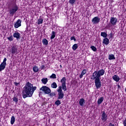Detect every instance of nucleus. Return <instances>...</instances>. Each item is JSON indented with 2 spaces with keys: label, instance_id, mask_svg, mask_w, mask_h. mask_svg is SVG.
<instances>
[{
  "label": "nucleus",
  "instance_id": "nucleus-6",
  "mask_svg": "<svg viewBox=\"0 0 126 126\" xmlns=\"http://www.w3.org/2000/svg\"><path fill=\"white\" fill-rule=\"evenodd\" d=\"M17 10H18V6L16 4V3H14L12 6V8L9 10V14L13 16V15H14V14L16 13Z\"/></svg>",
  "mask_w": 126,
  "mask_h": 126
},
{
  "label": "nucleus",
  "instance_id": "nucleus-41",
  "mask_svg": "<svg viewBox=\"0 0 126 126\" xmlns=\"http://www.w3.org/2000/svg\"><path fill=\"white\" fill-rule=\"evenodd\" d=\"M75 37H74V36H72V37H71V38H70V40H74V39H75Z\"/></svg>",
  "mask_w": 126,
  "mask_h": 126
},
{
  "label": "nucleus",
  "instance_id": "nucleus-22",
  "mask_svg": "<svg viewBox=\"0 0 126 126\" xmlns=\"http://www.w3.org/2000/svg\"><path fill=\"white\" fill-rule=\"evenodd\" d=\"M43 20L41 17H40L39 19L37 20V24L38 25H40V24H43Z\"/></svg>",
  "mask_w": 126,
  "mask_h": 126
},
{
  "label": "nucleus",
  "instance_id": "nucleus-40",
  "mask_svg": "<svg viewBox=\"0 0 126 126\" xmlns=\"http://www.w3.org/2000/svg\"><path fill=\"white\" fill-rule=\"evenodd\" d=\"M123 125L124 126H126V119L123 122Z\"/></svg>",
  "mask_w": 126,
  "mask_h": 126
},
{
  "label": "nucleus",
  "instance_id": "nucleus-27",
  "mask_svg": "<svg viewBox=\"0 0 126 126\" xmlns=\"http://www.w3.org/2000/svg\"><path fill=\"white\" fill-rule=\"evenodd\" d=\"M15 122V117H14V116H12L11 118V125H13V124H14Z\"/></svg>",
  "mask_w": 126,
  "mask_h": 126
},
{
  "label": "nucleus",
  "instance_id": "nucleus-42",
  "mask_svg": "<svg viewBox=\"0 0 126 126\" xmlns=\"http://www.w3.org/2000/svg\"><path fill=\"white\" fill-rule=\"evenodd\" d=\"M108 126H115V125L112 124V123H110Z\"/></svg>",
  "mask_w": 126,
  "mask_h": 126
},
{
  "label": "nucleus",
  "instance_id": "nucleus-15",
  "mask_svg": "<svg viewBox=\"0 0 126 126\" xmlns=\"http://www.w3.org/2000/svg\"><path fill=\"white\" fill-rule=\"evenodd\" d=\"M112 78L115 81H116V82H119V81H120V77L117 75H114Z\"/></svg>",
  "mask_w": 126,
  "mask_h": 126
},
{
  "label": "nucleus",
  "instance_id": "nucleus-3",
  "mask_svg": "<svg viewBox=\"0 0 126 126\" xmlns=\"http://www.w3.org/2000/svg\"><path fill=\"white\" fill-rule=\"evenodd\" d=\"M105 74V70L104 69H101L98 71H95L92 76L94 77H96L97 78H100L101 76H103Z\"/></svg>",
  "mask_w": 126,
  "mask_h": 126
},
{
  "label": "nucleus",
  "instance_id": "nucleus-18",
  "mask_svg": "<svg viewBox=\"0 0 126 126\" xmlns=\"http://www.w3.org/2000/svg\"><path fill=\"white\" fill-rule=\"evenodd\" d=\"M104 101V97H101L97 100V104L100 105L102 104V102Z\"/></svg>",
  "mask_w": 126,
  "mask_h": 126
},
{
  "label": "nucleus",
  "instance_id": "nucleus-4",
  "mask_svg": "<svg viewBox=\"0 0 126 126\" xmlns=\"http://www.w3.org/2000/svg\"><path fill=\"white\" fill-rule=\"evenodd\" d=\"M91 79L94 80V84L96 89H99V88H101L102 84H101V81H100V78H96L92 76Z\"/></svg>",
  "mask_w": 126,
  "mask_h": 126
},
{
  "label": "nucleus",
  "instance_id": "nucleus-13",
  "mask_svg": "<svg viewBox=\"0 0 126 126\" xmlns=\"http://www.w3.org/2000/svg\"><path fill=\"white\" fill-rule=\"evenodd\" d=\"M13 36L14 38H16L17 40L20 38V33L18 32H15L14 33Z\"/></svg>",
  "mask_w": 126,
  "mask_h": 126
},
{
  "label": "nucleus",
  "instance_id": "nucleus-14",
  "mask_svg": "<svg viewBox=\"0 0 126 126\" xmlns=\"http://www.w3.org/2000/svg\"><path fill=\"white\" fill-rule=\"evenodd\" d=\"M103 44H104V45H109V43H110V40L108 38H105L103 40L102 42Z\"/></svg>",
  "mask_w": 126,
  "mask_h": 126
},
{
  "label": "nucleus",
  "instance_id": "nucleus-24",
  "mask_svg": "<svg viewBox=\"0 0 126 126\" xmlns=\"http://www.w3.org/2000/svg\"><path fill=\"white\" fill-rule=\"evenodd\" d=\"M55 37H56V32L53 31L51 33V35L50 37L51 40H53V39H54Z\"/></svg>",
  "mask_w": 126,
  "mask_h": 126
},
{
  "label": "nucleus",
  "instance_id": "nucleus-30",
  "mask_svg": "<svg viewBox=\"0 0 126 126\" xmlns=\"http://www.w3.org/2000/svg\"><path fill=\"white\" fill-rule=\"evenodd\" d=\"M48 95H49L50 97H51V98H53V96H56V93L55 92L52 93V92H51V93L49 94Z\"/></svg>",
  "mask_w": 126,
  "mask_h": 126
},
{
  "label": "nucleus",
  "instance_id": "nucleus-16",
  "mask_svg": "<svg viewBox=\"0 0 126 126\" xmlns=\"http://www.w3.org/2000/svg\"><path fill=\"white\" fill-rule=\"evenodd\" d=\"M87 72V70L85 69H83L82 71L81 72V74L79 76L80 78H82L83 77V75L85 74H86V73Z\"/></svg>",
  "mask_w": 126,
  "mask_h": 126
},
{
  "label": "nucleus",
  "instance_id": "nucleus-37",
  "mask_svg": "<svg viewBox=\"0 0 126 126\" xmlns=\"http://www.w3.org/2000/svg\"><path fill=\"white\" fill-rule=\"evenodd\" d=\"M108 36H109V39H113V37L114 36V35L113 34V33L111 32Z\"/></svg>",
  "mask_w": 126,
  "mask_h": 126
},
{
  "label": "nucleus",
  "instance_id": "nucleus-5",
  "mask_svg": "<svg viewBox=\"0 0 126 126\" xmlns=\"http://www.w3.org/2000/svg\"><path fill=\"white\" fill-rule=\"evenodd\" d=\"M61 86H59V87H61L62 88L63 91L65 92V91H66L67 88H66V78L65 77H63L61 80Z\"/></svg>",
  "mask_w": 126,
  "mask_h": 126
},
{
  "label": "nucleus",
  "instance_id": "nucleus-12",
  "mask_svg": "<svg viewBox=\"0 0 126 126\" xmlns=\"http://www.w3.org/2000/svg\"><path fill=\"white\" fill-rule=\"evenodd\" d=\"M21 22L22 21L20 19H18L14 24L15 28H18V27H20V26H21Z\"/></svg>",
  "mask_w": 126,
  "mask_h": 126
},
{
  "label": "nucleus",
  "instance_id": "nucleus-44",
  "mask_svg": "<svg viewBox=\"0 0 126 126\" xmlns=\"http://www.w3.org/2000/svg\"><path fill=\"white\" fill-rule=\"evenodd\" d=\"M121 88V86L120 85H118V89H120Z\"/></svg>",
  "mask_w": 126,
  "mask_h": 126
},
{
  "label": "nucleus",
  "instance_id": "nucleus-9",
  "mask_svg": "<svg viewBox=\"0 0 126 126\" xmlns=\"http://www.w3.org/2000/svg\"><path fill=\"white\" fill-rule=\"evenodd\" d=\"M108 114L106 113V112L105 111H102L101 114V120L102 121H104V122H106L107 120H108Z\"/></svg>",
  "mask_w": 126,
  "mask_h": 126
},
{
  "label": "nucleus",
  "instance_id": "nucleus-10",
  "mask_svg": "<svg viewBox=\"0 0 126 126\" xmlns=\"http://www.w3.org/2000/svg\"><path fill=\"white\" fill-rule=\"evenodd\" d=\"M10 52L12 53V56L14 55H17V47L15 46L12 47L10 49Z\"/></svg>",
  "mask_w": 126,
  "mask_h": 126
},
{
  "label": "nucleus",
  "instance_id": "nucleus-31",
  "mask_svg": "<svg viewBox=\"0 0 126 126\" xmlns=\"http://www.w3.org/2000/svg\"><path fill=\"white\" fill-rule=\"evenodd\" d=\"M13 101L16 103V104H17L18 103V98L16 96H14L13 98Z\"/></svg>",
  "mask_w": 126,
  "mask_h": 126
},
{
  "label": "nucleus",
  "instance_id": "nucleus-35",
  "mask_svg": "<svg viewBox=\"0 0 126 126\" xmlns=\"http://www.w3.org/2000/svg\"><path fill=\"white\" fill-rule=\"evenodd\" d=\"M75 1H76V0H69V2L70 4H74L75 3Z\"/></svg>",
  "mask_w": 126,
  "mask_h": 126
},
{
  "label": "nucleus",
  "instance_id": "nucleus-38",
  "mask_svg": "<svg viewBox=\"0 0 126 126\" xmlns=\"http://www.w3.org/2000/svg\"><path fill=\"white\" fill-rule=\"evenodd\" d=\"M1 63L6 65V58H4L3 62Z\"/></svg>",
  "mask_w": 126,
  "mask_h": 126
},
{
  "label": "nucleus",
  "instance_id": "nucleus-20",
  "mask_svg": "<svg viewBox=\"0 0 126 126\" xmlns=\"http://www.w3.org/2000/svg\"><path fill=\"white\" fill-rule=\"evenodd\" d=\"M42 43L44 46H48V42L47 39L43 38L42 39Z\"/></svg>",
  "mask_w": 126,
  "mask_h": 126
},
{
  "label": "nucleus",
  "instance_id": "nucleus-39",
  "mask_svg": "<svg viewBox=\"0 0 126 126\" xmlns=\"http://www.w3.org/2000/svg\"><path fill=\"white\" fill-rule=\"evenodd\" d=\"M20 83H17V82H14V84H15V86H18V84H20Z\"/></svg>",
  "mask_w": 126,
  "mask_h": 126
},
{
  "label": "nucleus",
  "instance_id": "nucleus-34",
  "mask_svg": "<svg viewBox=\"0 0 126 126\" xmlns=\"http://www.w3.org/2000/svg\"><path fill=\"white\" fill-rule=\"evenodd\" d=\"M91 49H92V51L94 52H96L97 51V48L94 46H91Z\"/></svg>",
  "mask_w": 126,
  "mask_h": 126
},
{
  "label": "nucleus",
  "instance_id": "nucleus-28",
  "mask_svg": "<svg viewBox=\"0 0 126 126\" xmlns=\"http://www.w3.org/2000/svg\"><path fill=\"white\" fill-rule=\"evenodd\" d=\"M51 87L52 88L56 89L57 87H58V85H57L56 82H53L52 84H51Z\"/></svg>",
  "mask_w": 126,
  "mask_h": 126
},
{
  "label": "nucleus",
  "instance_id": "nucleus-23",
  "mask_svg": "<svg viewBox=\"0 0 126 126\" xmlns=\"http://www.w3.org/2000/svg\"><path fill=\"white\" fill-rule=\"evenodd\" d=\"M108 59L110 60V61H112V60H115L116 58H115V55L113 54H111L109 55Z\"/></svg>",
  "mask_w": 126,
  "mask_h": 126
},
{
  "label": "nucleus",
  "instance_id": "nucleus-7",
  "mask_svg": "<svg viewBox=\"0 0 126 126\" xmlns=\"http://www.w3.org/2000/svg\"><path fill=\"white\" fill-rule=\"evenodd\" d=\"M57 91L58 92V99L59 100L62 99L64 97V94L63 93V88H61V87H58V89H57Z\"/></svg>",
  "mask_w": 126,
  "mask_h": 126
},
{
  "label": "nucleus",
  "instance_id": "nucleus-19",
  "mask_svg": "<svg viewBox=\"0 0 126 126\" xmlns=\"http://www.w3.org/2000/svg\"><path fill=\"white\" fill-rule=\"evenodd\" d=\"M84 103H85V100L84 99V98H81L79 102V105L80 106H83Z\"/></svg>",
  "mask_w": 126,
  "mask_h": 126
},
{
  "label": "nucleus",
  "instance_id": "nucleus-45",
  "mask_svg": "<svg viewBox=\"0 0 126 126\" xmlns=\"http://www.w3.org/2000/svg\"><path fill=\"white\" fill-rule=\"evenodd\" d=\"M73 40L75 41H76V38H75V39H73Z\"/></svg>",
  "mask_w": 126,
  "mask_h": 126
},
{
  "label": "nucleus",
  "instance_id": "nucleus-46",
  "mask_svg": "<svg viewBox=\"0 0 126 126\" xmlns=\"http://www.w3.org/2000/svg\"><path fill=\"white\" fill-rule=\"evenodd\" d=\"M60 67H62V65H60Z\"/></svg>",
  "mask_w": 126,
  "mask_h": 126
},
{
  "label": "nucleus",
  "instance_id": "nucleus-36",
  "mask_svg": "<svg viewBox=\"0 0 126 126\" xmlns=\"http://www.w3.org/2000/svg\"><path fill=\"white\" fill-rule=\"evenodd\" d=\"M50 78H53V79H55V78H57V75H56V74H52L51 76H50Z\"/></svg>",
  "mask_w": 126,
  "mask_h": 126
},
{
  "label": "nucleus",
  "instance_id": "nucleus-2",
  "mask_svg": "<svg viewBox=\"0 0 126 126\" xmlns=\"http://www.w3.org/2000/svg\"><path fill=\"white\" fill-rule=\"evenodd\" d=\"M39 91H40L39 93V96H40V94H42V93H44V94H50L51 92H52L51 89H50V88L46 86H43L41 88H40Z\"/></svg>",
  "mask_w": 126,
  "mask_h": 126
},
{
  "label": "nucleus",
  "instance_id": "nucleus-17",
  "mask_svg": "<svg viewBox=\"0 0 126 126\" xmlns=\"http://www.w3.org/2000/svg\"><path fill=\"white\" fill-rule=\"evenodd\" d=\"M6 66V64L1 63V64H0V71H2V70H3L4 68H5Z\"/></svg>",
  "mask_w": 126,
  "mask_h": 126
},
{
  "label": "nucleus",
  "instance_id": "nucleus-29",
  "mask_svg": "<svg viewBox=\"0 0 126 126\" xmlns=\"http://www.w3.org/2000/svg\"><path fill=\"white\" fill-rule=\"evenodd\" d=\"M78 48V45L77 44H74L72 47V49L73 50V51H76V50Z\"/></svg>",
  "mask_w": 126,
  "mask_h": 126
},
{
  "label": "nucleus",
  "instance_id": "nucleus-43",
  "mask_svg": "<svg viewBox=\"0 0 126 126\" xmlns=\"http://www.w3.org/2000/svg\"><path fill=\"white\" fill-rule=\"evenodd\" d=\"M44 67H45V66L44 65H42L41 66V69H44Z\"/></svg>",
  "mask_w": 126,
  "mask_h": 126
},
{
  "label": "nucleus",
  "instance_id": "nucleus-8",
  "mask_svg": "<svg viewBox=\"0 0 126 126\" xmlns=\"http://www.w3.org/2000/svg\"><path fill=\"white\" fill-rule=\"evenodd\" d=\"M118 22V19L116 17H111L110 23L108 25V27H111V26H115L117 25Z\"/></svg>",
  "mask_w": 126,
  "mask_h": 126
},
{
  "label": "nucleus",
  "instance_id": "nucleus-33",
  "mask_svg": "<svg viewBox=\"0 0 126 126\" xmlns=\"http://www.w3.org/2000/svg\"><path fill=\"white\" fill-rule=\"evenodd\" d=\"M55 105H57V106H60V105L61 104V101L60 100H57L55 101Z\"/></svg>",
  "mask_w": 126,
  "mask_h": 126
},
{
  "label": "nucleus",
  "instance_id": "nucleus-32",
  "mask_svg": "<svg viewBox=\"0 0 126 126\" xmlns=\"http://www.w3.org/2000/svg\"><path fill=\"white\" fill-rule=\"evenodd\" d=\"M7 39L8 41H10V42H11V41L13 40V36L12 35H11L9 37H7Z\"/></svg>",
  "mask_w": 126,
  "mask_h": 126
},
{
  "label": "nucleus",
  "instance_id": "nucleus-11",
  "mask_svg": "<svg viewBox=\"0 0 126 126\" xmlns=\"http://www.w3.org/2000/svg\"><path fill=\"white\" fill-rule=\"evenodd\" d=\"M92 22L93 24H98V23L100 22V18H98V17H94L92 19Z\"/></svg>",
  "mask_w": 126,
  "mask_h": 126
},
{
  "label": "nucleus",
  "instance_id": "nucleus-21",
  "mask_svg": "<svg viewBox=\"0 0 126 126\" xmlns=\"http://www.w3.org/2000/svg\"><path fill=\"white\" fill-rule=\"evenodd\" d=\"M41 82L43 84H47L48 82V78H43L41 79Z\"/></svg>",
  "mask_w": 126,
  "mask_h": 126
},
{
  "label": "nucleus",
  "instance_id": "nucleus-26",
  "mask_svg": "<svg viewBox=\"0 0 126 126\" xmlns=\"http://www.w3.org/2000/svg\"><path fill=\"white\" fill-rule=\"evenodd\" d=\"M32 69L35 73L38 72V71H39V68H38V67L37 66H33Z\"/></svg>",
  "mask_w": 126,
  "mask_h": 126
},
{
  "label": "nucleus",
  "instance_id": "nucleus-25",
  "mask_svg": "<svg viewBox=\"0 0 126 126\" xmlns=\"http://www.w3.org/2000/svg\"><path fill=\"white\" fill-rule=\"evenodd\" d=\"M100 35L103 38H106L107 36H108V34L105 32H101Z\"/></svg>",
  "mask_w": 126,
  "mask_h": 126
},
{
  "label": "nucleus",
  "instance_id": "nucleus-1",
  "mask_svg": "<svg viewBox=\"0 0 126 126\" xmlns=\"http://www.w3.org/2000/svg\"><path fill=\"white\" fill-rule=\"evenodd\" d=\"M37 89V87L33 86V84H31L30 82H28L25 86L24 88L23 91V98L25 99L27 97H32L35 90Z\"/></svg>",
  "mask_w": 126,
  "mask_h": 126
}]
</instances>
